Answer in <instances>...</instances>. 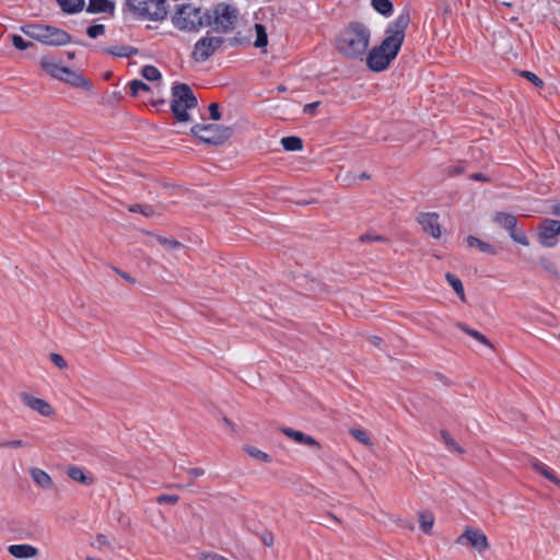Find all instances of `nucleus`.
I'll list each match as a JSON object with an SVG mask.
<instances>
[{"label": "nucleus", "instance_id": "nucleus-19", "mask_svg": "<svg viewBox=\"0 0 560 560\" xmlns=\"http://www.w3.org/2000/svg\"><path fill=\"white\" fill-rule=\"evenodd\" d=\"M529 465L539 474H541L545 478L550 480L552 483L559 486L560 479L557 477V475L545 464L539 462L537 458H530Z\"/></svg>", "mask_w": 560, "mask_h": 560}, {"label": "nucleus", "instance_id": "nucleus-25", "mask_svg": "<svg viewBox=\"0 0 560 560\" xmlns=\"http://www.w3.org/2000/svg\"><path fill=\"white\" fill-rule=\"evenodd\" d=\"M457 327L459 329H462L464 332H466L467 335H469L470 337H472L474 339H476L477 341L483 343L485 346L489 347V348H492V343L489 341V339L482 335L481 332L475 330V329H471L469 328L466 324L464 323H457Z\"/></svg>", "mask_w": 560, "mask_h": 560}, {"label": "nucleus", "instance_id": "nucleus-9", "mask_svg": "<svg viewBox=\"0 0 560 560\" xmlns=\"http://www.w3.org/2000/svg\"><path fill=\"white\" fill-rule=\"evenodd\" d=\"M190 132L205 143L219 145L231 138L232 128L218 124H196Z\"/></svg>", "mask_w": 560, "mask_h": 560}, {"label": "nucleus", "instance_id": "nucleus-50", "mask_svg": "<svg viewBox=\"0 0 560 560\" xmlns=\"http://www.w3.org/2000/svg\"><path fill=\"white\" fill-rule=\"evenodd\" d=\"M188 474H189L192 478L201 477V476H203V475H205V469L199 468V467H197V468H190V469L188 470Z\"/></svg>", "mask_w": 560, "mask_h": 560}, {"label": "nucleus", "instance_id": "nucleus-1", "mask_svg": "<svg viewBox=\"0 0 560 560\" xmlns=\"http://www.w3.org/2000/svg\"><path fill=\"white\" fill-rule=\"evenodd\" d=\"M410 23L409 11H402L385 28V37L366 56V67L373 72L385 71L398 56L404 44L406 30Z\"/></svg>", "mask_w": 560, "mask_h": 560}, {"label": "nucleus", "instance_id": "nucleus-11", "mask_svg": "<svg viewBox=\"0 0 560 560\" xmlns=\"http://www.w3.org/2000/svg\"><path fill=\"white\" fill-rule=\"evenodd\" d=\"M224 44V38L220 36H203L198 39L194 46L191 58L196 62H205Z\"/></svg>", "mask_w": 560, "mask_h": 560}, {"label": "nucleus", "instance_id": "nucleus-36", "mask_svg": "<svg viewBox=\"0 0 560 560\" xmlns=\"http://www.w3.org/2000/svg\"><path fill=\"white\" fill-rule=\"evenodd\" d=\"M158 242L168 249H177L182 247V244L174 238H166L164 236H156Z\"/></svg>", "mask_w": 560, "mask_h": 560}, {"label": "nucleus", "instance_id": "nucleus-33", "mask_svg": "<svg viewBox=\"0 0 560 560\" xmlns=\"http://www.w3.org/2000/svg\"><path fill=\"white\" fill-rule=\"evenodd\" d=\"M141 74L148 81H155L161 78V73L154 66H144L141 70Z\"/></svg>", "mask_w": 560, "mask_h": 560}, {"label": "nucleus", "instance_id": "nucleus-10", "mask_svg": "<svg viewBox=\"0 0 560 560\" xmlns=\"http://www.w3.org/2000/svg\"><path fill=\"white\" fill-rule=\"evenodd\" d=\"M492 221L499 225L500 228L506 230L509 232L510 237L524 246H528V238L523 230L516 228L517 219L515 215L506 212H494L492 214Z\"/></svg>", "mask_w": 560, "mask_h": 560}, {"label": "nucleus", "instance_id": "nucleus-47", "mask_svg": "<svg viewBox=\"0 0 560 560\" xmlns=\"http://www.w3.org/2000/svg\"><path fill=\"white\" fill-rule=\"evenodd\" d=\"M541 264H542L544 268L548 272H550V273H552L555 276L558 275V268H557V266L552 261H550V260H542Z\"/></svg>", "mask_w": 560, "mask_h": 560}, {"label": "nucleus", "instance_id": "nucleus-5", "mask_svg": "<svg viewBox=\"0 0 560 560\" xmlns=\"http://www.w3.org/2000/svg\"><path fill=\"white\" fill-rule=\"evenodd\" d=\"M171 110L178 121H189L188 109L195 108L198 104L191 88L186 83H177L172 88Z\"/></svg>", "mask_w": 560, "mask_h": 560}, {"label": "nucleus", "instance_id": "nucleus-17", "mask_svg": "<svg viewBox=\"0 0 560 560\" xmlns=\"http://www.w3.org/2000/svg\"><path fill=\"white\" fill-rule=\"evenodd\" d=\"M8 551L11 556L19 558V559H28L34 558L38 555L37 548L31 546V545H11L8 548Z\"/></svg>", "mask_w": 560, "mask_h": 560}, {"label": "nucleus", "instance_id": "nucleus-18", "mask_svg": "<svg viewBox=\"0 0 560 560\" xmlns=\"http://www.w3.org/2000/svg\"><path fill=\"white\" fill-rule=\"evenodd\" d=\"M33 481L45 490H51L54 488V481L51 477L40 468H32L30 470Z\"/></svg>", "mask_w": 560, "mask_h": 560}, {"label": "nucleus", "instance_id": "nucleus-29", "mask_svg": "<svg viewBox=\"0 0 560 560\" xmlns=\"http://www.w3.org/2000/svg\"><path fill=\"white\" fill-rule=\"evenodd\" d=\"M440 435L448 450L454 451L458 454L465 453V450L451 436V434L446 430H441Z\"/></svg>", "mask_w": 560, "mask_h": 560}, {"label": "nucleus", "instance_id": "nucleus-31", "mask_svg": "<svg viewBox=\"0 0 560 560\" xmlns=\"http://www.w3.org/2000/svg\"><path fill=\"white\" fill-rule=\"evenodd\" d=\"M108 55L116 56V57H129L137 52V49L130 47V46H116L113 48H108L105 50Z\"/></svg>", "mask_w": 560, "mask_h": 560}, {"label": "nucleus", "instance_id": "nucleus-41", "mask_svg": "<svg viewBox=\"0 0 560 560\" xmlns=\"http://www.w3.org/2000/svg\"><path fill=\"white\" fill-rule=\"evenodd\" d=\"M179 501V497L177 494H161L156 498V502L159 504H172L175 505Z\"/></svg>", "mask_w": 560, "mask_h": 560}, {"label": "nucleus", "instance_id": "nucleus-20", "mask_svg": "<svg viewBox=\"0 0 560 560\" xmlns=\"http://www.w3.org/2000/svg\"><path fill=\"white\" fill-rule=\"evenodd\" d=\"M67 475L73 481L80 482L85 486L94 483V479L91 476L85 475L84 470L78 466H70L67 469Z\"/></svg>", "mask_w": 560, "mask_h": 560}, {"label": "nucleus", "instance_id": "nucleus-6", "mask_svg": "<svg viewBox=\"0 0 560 560\" xmlns=\"http://www.w3.org/2000/svg\"><path fill=\"white\" fill-rule=\"evenodd\" d=\"M206 11L201 12L199 7L191 3L180 4L172 19L174 26L185 32H195L206 26Z\"/></svg>", "mask_w": 560, "mask_h": 560}, {"label": "nucleus", "instance_id": "nucleus-13", "mask_svg": "<svg viewBox=\"0 0 560 560\" xmlns=\"http://www.w3.org/2000/svg\"><path fill=\"white\" fill-rule=\"evenodd\" d=\"M456 544L468 545L479 552L486 551L489 548L487 536L482 532L470 527H467L456 539Z\"/></svg>", "mask_w": 560, "mask_h": 560}, {"label": "nucleus", "instance_id": "nucleus-32", "mask_svg": "<svg viewBox=\"0 0 560 560\" xmlns=\"http://www.w3.org/2000/svg\"><path fill=\"white\" fill-rule=\"evenodd\" d=\"M243 450H244V451H245V453H247L250 457L256 458V459H258V460H260V462H264V463H269V462H271V457H270L267 453H265V452L260 451L259 448H257V447H255V446L246 445V446H244V448H243Z\"/></svg>", "mask_w": 560, "mask_h": 560}, {"label": "nucleus", "instance_id": "nucleus-14", "mask_svg": "<svg viewBox=\"0 0 560 560\" xmlns=\"http://www.w3.org/2000/svg\"><path fill=\"white\" fill-rule=\"evenodd\" d=\"M439 214L435 212H422L417 217V221L427 234L433 238H440L441 225L439 223Z\"/></svg>", "mask_w": 560, "mask_h": 560}, {"label": "nucleus", "instance_id": "nucleus-34", "mask_svg": "<svg viewBox=\"0 0 560 560\" xmlns=\"http://www.w3.org/2000/svg\"><path fill=\"white\" fill-rule=\"evenodd\" d=\"M350 434L360 443L363 445L370 446L372 445V441L368 433L360 429H351Z\"/></svg>", "mask_w": 560, "mask_h": 560}, {"label": "nucleus", "instance_id": "nucleus-39", "mask_svg": "<svg viewBox=\"0 0 560 560\" xmlns=\"http://www.w3.org/2000/svg\"><path fill=\"white\" fill-rule=\"evenodd\" d=\"M520 74H521V77L525 78L526 80L532 82L537 88H541L544 85L542 80L530 71L524 70V71H521Z\"/></svg>", "mask_w": 560, "mask_h": 560}, {"label": "nucleus", "instance_id": "nucleus-53", "mask_svg": "<svg viewBox=\"0 0 560 560\" xmlns=\"http://www.w3.org/2000/svg\"><path fill=\"white\" fill-rule=\"evenodd\" d=\"M370 342L376 347L381 346L382 343V338L377 337V336H372L370 337Z\"/></svg>", "mask_w": 560, "mask_h": 560}, {"label": "nucleus", "instance_id": "nucleus-44", "mask_svg": "<svg viewBox=\"0 0 560 560\" xmlns=\"http://www.w3.org/2000/svg\"><path fill=\"white\" fill-rule=\"evenodd\" d=\"M209 114L212 120H219L221 118V112L218 103H211L209 105Z\"/></svg>", "mask_w": 560, "mask_h": 560}, {"label": "nucleus", "instance_id": "nucleus-43", "mask_svg": "<svg viewBox=\"0 0 560 560\" xmlns=\"http://www.w3.org/2000/svg\"><path fill=\"white\" fill-rule=\"evenodd\" d=\"M260 539H261V542L264 544V546H266V547H271L275 542L273 534L269 530H265L260 535Z\"/></svg>", "mask_w": 560, "mask_h": 560}, {"label": "nucleus", "instance_id": "nucleus-57", "mask_svg": "<svg viewBox=\"0 0 560 560\" xmlns=\"http://www.w3.org/2000/svg\"><path fill=\"white\" fill-rule=\"evenodd\" d=\"M153 106H160V105H163L164 104V100H160V101H155L152 103Z\"/></svg>", "mask_w": 560, "mask_h": 560}, {"label": "nucleus", "instance_id": "nucleus-15", "mask_svg": "<svg viewBox=\"0 0 560 560\" xmlns=\"http://www.w3.org/2000/svg\"><path fill=\"white\" fill-rule=\"evenodd\" d=\"M20 398L25 406L38 412L40 416L50 417L54 413L52 407L42 398L34 397L28 393H21Z\"/></svg>", "mask_w": 560, "mask_h": 560}, {"label": "nucleus", "instance_id": "nucleus-58", "mask_svg": "<svg viewBox=\"0 0 560 560\" xmlns=\"http://www.w3.org/2000/svg\"><path fill=\"white\" fill-rule=\"evenodd\" d=\"M67 56H68L69 59H73L75 54H74V51H68Z\"/></svg>", "mask_w": 560, "mask_h": 560}, {"label": "nucleus", "instance_id": "nucleus-27", "mask_svg": "<svg viewBox=\"0 0 560 560\" xmlns=\"http://www.w3.org/2000/svg\"><path fill=\"white\" fill-rule=\"evenodd\" d=\"M281 143L283 149L287 151H300L303 148L302 139L294 136L283 137L281 139Z\"/></svg>", "mask_w": 560, "mask_h": 560}, {"label": "nucleus", "instance_id": "nucleus-42", "mask_svg": "<svg viewBox=\"0 0 560 560\" xmlns=\"http://www.w3.org/2000/svg\"><path fill=\"white\" fill-rule=\"evenodd\" d=\"M51 362L59 369L63 370L68 366L67 361L63 359L62 355L58 353H51L50 354Z\"/></svg>", "mask_w": 560, "mask_h": 560}, {"label": "nucleus", "instance_id": "nucleus-8", "mask_svg": "<svg viewBox=\"0 0 560 560\" xmlns=\"http://www.w3.org/2000/svg\"><path fill=\"white\" fill-rule=\"evenodd\" d=\"M126 3L129 10L142 20L161 21L167 14L165 0H127Z\"/></svg>", "mask_w": 560, "mask_h": 560}, {"label": "nucleus", "instance_id": "nucleus-40", "mask_svg": "<svg viewBox=\"0 0 560 560\" xmlns=\"http://www.w3.org/2000/svg\"><path fill=\"white\" fill-rule=\"evenodd\" d=\"M129 85H130L132 96H136L140 91H149L150 90L149 85L140 80H133L130 82Z\"/></svg>", "mask_w": 560, "mask_h": 560}, {"label": "nucleus", "instance_id": "nucleus-23", "mask_svg": "<svg viewBox=\"0 0 560 560\" xmlns=\"http://www.w3.org/2000/svg\"><path fill=\"white\" fill-rule=\"evenodd\" d=\"M445 279L447 281V283L453 288V290L456 292V294L458 295V298L465 302L466 301V295H465V291H464V285H463V282L462 280L456 277L455 275L451 273V272H447L445 275Z\"/></svg>", "mask_w": 560, "mask_h": 560}, {"label": "nucleus", "instance_id": "nucleus-49", "mask_svg": "<svg viewBox=\"0 0 560 560\" xmlns=\"http://www.w3.org/2000/svg\"><path fill=\"white\" fill-rule=\"evenodd\" d=\"M319 105V102H314V103H310V104H306L303 108V112L305 114H314L316 108L318 107Z\"/></svg>", "mask_w": 560, "mask_h": 560}, {"label": "nucleus", "instance_id": "nucleus-38", "mask_svg": "<svg viewBox=\"0 0 560 560\" xmlns=\"http://www.w3.org/2000/svg\"><path fill=\"white\" fill-rule=\"evenodd\" d=\"M105 33V26L103 24H94L88 27L86 34L91 38H96Z\"/></svg>", "mask_w": 560, "mask_h": 560}, {"label": "nucleus", "instance_id": "nucleus-51", "mask_svg": "<svg viewBox=\"0 0 560 560\" xmlns=\"http://www.w3.org/2000/svg\"><path fill=\"white\" fill-rule=\"evenodd\" d=\"M550 213L560 217V202L553 203L550 208Z\"/></svg>", "mask_w": 560, "mask_h": 560}, {"label": "nucleus", "instance_id": "nucleus-30", "mask_svg": "<svg viewBox=\"0 0 560 560\" xmlns=\"http://www.w3.org/2000/svg\"><path fill=\"white\" fill-rule=\"evenodd\" d=\"M419 522L421 529L428 534L433 527L434 524V516L429 511H423L419 513Z\"/></svg>", "mask_w": 560, "mask_h": 560}, {"label": "nucleus", "instance_id": "nucleus-54", "mask_svg": "<svg viewBox=\"0 0 560 560\" xmlns=\"http://www.w3.org/2000/svg\"><path fill=\"white\" fill-rule=\"evenodd\" d=\"M118 273L120 275L121 278H124L126 281L130 282V283H135V279L126 273V272H122V271H118Z\"/></svg>", "mask_w": 560, "mask_h": 560}, {"label": "nucleus", "instance_id": "nucleus-56", "mask_svg": "<svg viewBox=\"0 0 560 560\" xmlns=\"http://www.w3.org/2000/svg\"><path fill=\"white\" fill-rule=\"evenodd\" d=\"M225 424H228L232 430H234L233 423L226 417L223 418Z\"/></svg>", "mask_w": 560, "mask_h": 560}, {"label": "nucleus", "instance_id": "nucleus-16", "mask_svg": "<svg viewBox=\"0 0 560 560\" xmlns=\"http://www.w3.org/2000/svg\"><path fill=\"white\" fill-rule=\"evenodd\" d=\"M281 432L299 444H304L311 447H319V443L313 436L306 435L301 431H296L291 428H281Z\"/></svg>", "mask_w": 560, "mask_h": 560}, {"label": "nucleus", "instance_id": "nucleus-2", "mask_svg": "<svg viewBox=\"0 0 560 560\" xmlns=\"http://www.w3.org/2000/svg\"><path fill=\"white\" fill-rule=\"evenodd\" d=\"M371 31L359 21L350 22L337 39L338 51L349 59H362L370 45Z\"/></svg>", "mask_w": 560, "mask_h": 560}, {"label": "nucleus", "instance_id": "nucleus-46", "mask_svg": "<svg viewBox=\"0 0 560 560\" xmlns=\"http://www.w3.org/2000/svg\"><path fill=\"white\" fill-rule=\"evenodd\" d=\"M24 446H27V443H25L22 440H14V441L0 443V447H24Z\"/></svg>", "mask_w": 560, "mask_h": 560}, {"label": "nucleus", "instance_id": "nucleus-35", "mask_svg": "<svg viewBox=\"0 0 560 560\" xmlns=\"http://www.w3.org/2000/svg\"><path fill=\"white\" fill-rule=\"evenodd\" d=\"M11 40L13 46L19 50H26L27 48L34 46L32 42H26L22 36L16 34L11 36Z\"/></svg>", "mask_w": 560, "mask_h": 560}, {"label": "nucleus", "instance_id": "nucleus-60", "mask_svg": "<svg viewBox=\"0 0 560 560\" xmlns=\"http://www.w3.org/2000/svg\"><path fill=\"white\" fill-rule=\"evenodd\" d=\"M369 177H370V176H369L366 173H362V174L360 175V178H369Z\"/></svg>", "mask_w": 560, "mask_h": 560}, {"label": "nucleus", "instance_id": "nucleus-24", "mask_svg": "<svg viewBox=\"0 0 560 560\" xmlns=\"http://www.w3.org/2000/svg\"><path fill=\"white\" fill-rule=\"evenodd\" d=\"M63 12L75 13L83 9L84 0H56Z\"/></svg>", "mask_w": 560, "mask_h": 560}, {"label": "nucleus", "instance_id": "nucleus-37", "mask_svg": "<svg viewBox=\"0 0 560 560\" xmlns=\"http://www.w3.org/2000/svg\"><path fill=\"white\" fill-rule=\"evenodd\" d=\"M128 209L130 212L141 213L144 217H152L154 214V210L151 207H143L141 205H132Z\"/></svg>", "mask_w": 560, "mask_h": 560}, {"label": "nucleus", "instance_id": "nucleus-28", "mask_svg": "<svg viewBox=\"0 0 560 560\" xmlns=\"http://www.w3.org/2000/svg\"><path fill=\"white\" fill-rule=\"evenodd\" d=\"M373 9L382 15L388 16L393 13V3L390 0H372Z\"/></svg>", "mask_w": 560, "mask_h": 560}, {"label": "nucleus", "instance_id": "nucleus-48", "mask_svg": "<svg viewBox=\"0 0 560 560\" xmlns=\"http://www.w3.org/2000/svg\"><path fill=\"white\" fill-rule=\"evenodd\" d=\"M201 560H229L228 558L214 553V552H206L201 555Z\"/></svg>", "mask_w": 560, "mask_h": 560}, {"label": "nucleus", "instance_id": "nucleus-22", "mask_svg": "<svg viewBox=\"0 0 560 560\" xmlns=\"http://www.w3.org/2000/svg\"><path fill=\"white\" fill-rule=\"evenodd\" d=\"M466 242H467V246L470 248H478L480 252L488 254V255L497 254L495 248L491 244H489L482 240H479L476 236L469 235L467 237Z\"/></svg>", "mask_w": 560, "mask_h": 560}, {"label": "nucleus", "instance_id": "nucleus-12", "mask_svg": "<svg viewBox=\"0 0 560 560\" xmlns=\"http://www.w3.org/2000/svg\"><path fill=\"white\" fill-rule=\"evenodd\" d=\"M560 235V221L555 219H544L537 228L538 243L547 248H552L558 244Z\"/></svg>", "mask_w": 560, "mask_h": 560}, {"label": "nucleus", "instance_id": "nucleus-52", "mask_svg": "<svg viewBox=\"0 0 560 560\" xmlns=\"http://www.w3.org/2000/svg\"><path fill=\"white\" fill-rule=\"evenodd\" d=\"M96 542H97L98 545H109V542H108V540H107V537H106L105 535H103V534H98V535L96 536Z\"/></svg>", "mask_w": 560, "mask_h": 560}, {"label": "nucleus", "instance_id": "nucleus-26", "mask_svg": "<svg viewBox=\"0 0 560 560\" xmlns=\"http://www.w3.org/2000/svg\"><path fill=\"white\" fill-rule=\"evenodd\" d=\"M254 28L256 33L254 46L256 48H265L268 45V35L266 27L262 24L256 23Z\"/></svg>", "mask_w": 560, "mask_h": 560}, {"label": "nucleus", "instance_id": "nucleus-3", "mask_svg": "<svg viewBox=\"0 0 560 560\" xmlns=\"http://www.w3.org/2000/svg\"><path fill=\"white\" fill-rule=\"evenodd\" d=\"M21 31L27 37L47 46H65L72 40L71 35L65 30L47 24L31 23L21 26Z\"/></svg>", "mask_w": 560, "mask_h": 560}, {"label": "nucleus", "instance_id": "nucleus-59", "mask_svg": "<svg viewBox=\"0 0 560 560\" xmlns=\"http://www.w3.org/2000/svg\"><path fill=\"white\" fill-rule=\"evenodd\" d=\"M277 90H278L279 92H284V91L287 90V88H285L284 85H279V86L277 88Z\"/></svg>", "mask_w": 560, "mask_h": 560}, {"label": "nucleus", "instance_id": "nucleus-55", "mask_svg": "<svg viewBox=\"0 0 560 560\" xmlns=\"http://www.w3.org/2000/svg\"><path fill=\"white\" fill-rule=\"evenodd\" d=\"M475 180H487V177L482 173H475L471 175Z\"/></svg>", "mask_w": 560, "mask_h": 560}, {"label": "nucleus", "instance_id": "nucleus-7", "mask_svg": "<svg viewBox=\"0 0 560 560\" xmlns=\"http://www.w3.org/2000/svg\"><path fill=\"white\" fill-rule=\"evenodd\" d=\"M39 65L43 71L55 79L78 88L86 84V81L80 74L68 67H63L61 61L54 56H44Z\"/></svg>", "mask_w": 560, "mask_h": 560}, {"label": "nucleus", "instance_id": "nucleus-45", "mask_svg": "<svg viewBox=\"0 0 560 560\" xmlns=\"http://www.w3.org/2000/svg\"><path fill=\"white\" fill-rule=\"evenodd\" d=\"M360 242H385L386 238L381 235H371L369 233L360 236Z\"/></svg>", "mask_w": 560, "mask_h": 560}, {"label": "nucleus", "instance_id": "nucleus-4", "mask_svg": "<svg viewBox=\"0 0 560 560\" xmlns=\"http://www.w3.org/2000/svg\"><path fill=\"white\" fill-rule=\"evenodd\" d=\"M237 8L228 3H219L213 10L206 11V26H210L217 33L232 31L238 22Z\"/></svg>", "mask_w": 560, "mask_h": 560}, {"label": "nucleus", "instance_id": "nucleus-21", "mask_svg": "<svg viewBox=\"0 0 560 560\" xmlns=\"http://www.w3.org/2000/svg\"><path fill=\"white\" fill-rule=\"evenodd\" d=\"M114 3L109 0H89L86 11L90 13H112Z\"/></svg>", "mask_w": 560, "mask_h": 560}]
</instances>
